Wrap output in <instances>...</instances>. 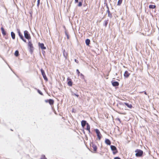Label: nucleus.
<instances>
[{
    "instance_id": "f257e3e1",
    "label": "nucleus",
    "mask_w": 159,
    "mask_h": 159,
    "mask_svg": "<svg viewBox=\"0 0 159 159\" xmlns=\"http://www.w3.org/2000/svg\"><path fill=\"white\" fill-rule=\"evenodd\" d=\"M135 152H136L135 155L137 157H141L143 153V151L139 149H137L136 150Z\"/></svg>"
},
{
    "instance_id": "f03ea898",
    "label": "nucleus",
    "mask_w": 159,
    "mask_h": 159,
    "mask_svg": "<svg viewBox=\"0 0 159 159\" xmlns=\"http://www.w3.org/2000/svg\"><path fill=\"white\" fill-rule=\"evenodd\" d=\"M28 45L29 49V51L30 53L32 54L34 49V48L33 46V44L31 43V41H29Z\"/></svg>"
},
{
    "instance_id": "7ed1b4c3",
    "label": "nucleus",
    "mask_w": 159,
    "mask_h": 159,
    "mask_svg": "<svg viewBox=\"0 0 159 159\" xmlns=\"http://www.w3.org/2000/svg\"><path fill=\"white\" fill-rule=\"evenodd\" d=\"M24 36L26 39H28L29 40L31 39L30 35L27 30H25L24 31Z\"/></svg>"
},
{
    "instance_id": "20e7f679",
    "label": "nucleus",
    "mask_w": 159,
    "mask_h": 159,
    "mask_svg": "<svg viewBox=\"0 0 159 159\" xmlns=\"http://www.w3.org/2000/svg\"><path fill=\"white\" fill-rule=\"evenodd\" d=\"M110 148L111 150L113 151V154L114 155L118 152V151L114 145H111Z\"/></svg>"
},
{
    "instance_id": "39448f33",
    "label": "nucleus",
    "mask_w": 159,
    "mask_h": 159,
    "mask_svg": "<svg viewBox=\"0 0 159 159\" xmlns=\"http://www.w3.org/2000/svg\"><path fill=\"white\" fill-rule=\"evenodd\" d=\"M95 132L97 134L98 138L99 140H100L102 138V135L99 130L98 129H95Z\"/></svg>"
},
{
    "instance_id": "423d86ee",
    "label": "nucleus",
    "mask_w": 159,
    "mask_h": 159,
    "mask_svg": "<svg viewBox=\"0 0 159 159\" xmlns=\"http://www.w3.org/2000/svg\"><path fill=\"white\" fill-rule=\"evenodd\" d=\"M41 71L42 75H43L44 80L46 81H48L47 78V77L46 76L45 74L44 70H43L42 69H41Z\"/></svg>"
},
{
    "instance_id": "0eeeda50",
    "label": "nucleus",
    "mask_w": 159,
    "mask_h": 159,
    "mask_svg": "<svg viewBox=\"0 0 159 159\" xmlns=\"http://www.w3.org/2000/svg\"><path fill=\"white\" fill-rule=\"evenodd\" d=\"M45 101L46 103L48 102L49 104L51 105L53 104L54 103V101L53 99H52L45 100Z\"/></svg>"
},
{
    "instance_id": "6e6552de",
    "label": "nucleus",
    "mask_w": 159,
    "mask_h": 159,
    "mask_svg": "<svg viewBox=\"0 0 159 159\" xmlns=\"http://www.w3.org/2000/svg\"><path fill=\"white\" fill-rule=\"evenodd\" d=\"M107 13L108 14V16L110 18H111L112 17V15L111 13H110V11H109V8L107 6Z\"/></svg>"
},
{
    "instance_id": "1a4fd4ad",
    "label": "nucleus",
    "mask_w": 159,
    "mask_h": 159,
    "mask_svg": "<svg viewBox=\"0 0 159 159\" xmlns=\"http://www.w3.org/2000/svg\"><path fill=\"white\" fill-rule=\"evenodd\" d=\"M87 123H88L85 120H82L81 122V125L83 128H84L85 125H87Z\"/></svg>"
},
{
    "instance_id": "9d476101",
    "label": "nucleus",
    "mask_w": 159,
    "mask_h": 159,
    "mask_svg": "<svg viewBox=\"0 0 159 159\" xmlns=\"http://www.w3.org/2000/svg\"><path fill=\"white\" fill-rule=\"evenodd\" d=\"M17 31L18 34V35L20 37V38L21 39L24 37L22 34L21 33L20 30L19 29H17Z\"/></svg>"
},
{
    "instance_id": "9b49d317",
    "label": "nucleus",
    "mask_w": 159,
    "mask_h": 159,
    "mask_svg": "<svg viewBox=\"0 0 159 159\" xmlns=\"http://www.w3.org/2000/svg\"><path fill=\"white\" fill-rule=\"evenodd\" d=\"M63 55L64 57L65 58V59H66L67 58V56L68 55V53L66 52L65 49H64L63 52Z\"/></svg>"
},
{
    "instance_id": "f8f14e48",
    "label": "nucleus",
    "mask_w": 159,
    "mask_h": 159,
    "mask_svg": "<svg viewBox=\"0 0 159 159\" xmlns=\"http://www.w3.org/2000/svg\"><path fill=\"white\" fill-rule=\"evenodd\" d=\"M39 46L42 49H45L46 48L44 47V44L43 43H39Z\"/></svg>"
},
{
    "instance_id": "ddd939ff",
    "label": "nucleus",
    "mask_w": 159,
    "mask_h": 159,
    "mask_svg": "<svg viewBox=\"0 0 159 159\" xmlns=\"http://www.w3.org/2000/svg\"><path fill=\"white\" fill-rule=\"evenodd\" d=\"M130 74L129 73V72L126 70L124 73V76L125 77L127 78L129 76Z\"/></svg>"
},
{
    "instance_id": "4468645a",
    "label": "nucleus",
    "mask_w": 159,
    "mask_h": 159,
    "mask_svg": "<svg viewBox=\"0 0 159 159\" xmlns=\"http://www.w3.org/2000/svg\"><path fill=\"white\" fill-rule=\"evenodd\" d=\"M112 84L113 86L114 87H116L117 86H118L119 85V83L117 81L112 82L111 81Z\"/></svg>"
},
{
    "instance_id": "2eb2a0df",
    "label": "nucleus",
    "mask_w": 159,
    "mask_h": 159,
    "mask_svg": "<svg viewBox=\"0 0 159 159\" xmlns=\"http://www.w3.org/2000/svg\"><path fill=\"white\" fill-rule=\"evenodd\" d=\"M91 147L93 148V150L94 151L96 152L97 151V146L95 144L92 143Z\"/></svg>"
},
{
    "instance_id": "dca6fc26",
    "label": "nucleus",
    "mask_w": 159,
    "mask_h": 159,
    "mask_svg": "<svg viewBox=\"0 0 159 159\" xmlns=\"http://www.w3.org/2000/svg\"><path fill=\"white\" fill-rule=\"evenodd\" d=\"M105 143L108 145H110L111 144V142L108 139H106L105 140Z\"/></svg>"
},
{
    "instance_id": "f3484780",
    "label": "nucleus",
    "mask_w": 159,
    "mask_h": 159,
    "mask_svg": "<svg viewBox=\"0 0 159 159\" xmlns=\"http://www.w3.org/2000/svg\"><path fill=\"white\" fill-rule=\"evenodd\" d=\"M1 30L2 31V34L4 36H5V35H6V32L5 31L4 29L2 27L1 28Z\"/></svg>"
},
{
    "instance_id": "a211bd4d",
    "label": "nucleus",
    "mask_w": 159,
    "mask_h": 159,
    "mask_svg": "<svg viewBox=\"0 0 159 159\" xmlns=\"http://www.w3.org/2000/svg\"><path fill=\"white\" fill-rule=\"evenodd\" d=\"M124 103L129 108H131L132 107V106L131 104H129L127 102H124Z\"/></svg>"
},
{
    "instance_id": "6ab92c4d",
    "label": "nucleus",
    "mask_w": 159,
    "mask_h": 159,
    "mask_svg": "<svg viewBox=\"0 0 159 159\" xmlns=\"http://www.w3.org/2000/svg\"><path fill=\"white\" fill-rule=\"evenodd\" d=\"M86 130H88L89 131V133H90V126L89 124L88 123L87 124V128H86Z\"/></svg>"
},
{
    "instance_id": "aec40b11",
    "label": "nucleus",
    "mask_w": 159,
    "mask_h": 159,
    "mask_svg": "<svg viewBox=\"0 0 159 159\" xmlns=\"http://www.w3.org/2000/svg\"><path fill=\"white\" fill-rule=\"evenodd\" d=\"M11 38L13 39H14L15 38V34L13 32H11Z\"/></svg>"
},
{
    "instance_id": "412c9836",
    "label": "nucleus",
    "mask_w": 159,
    "mask_h": 159,
    "mask_svg": "<svg viewBox=\"0 0 159 159\" xmlns=\"http://www.w3.org/2000/svg\"><path fill=\"white\" fill-rule=\"evenodd\" d=\"M85 43L87 46H89L90 43V40L89 39H87L85 40Z\"/></svg>"
},
{
    "instance_id": "4be33fe9",
    "label": "nucleus",
    "mask_w": 159,
    "mask_h": 159,
    "mask_svg": "<svg viewBox=\"0 0 159 159\" xmlns=\"http://www.w3.org/2000/svg\"><path fill=\"white\" fill-rule=\"evenodd\" d=\"M68 84L69 86H72V82L71 79H70V80L68 81Z\"/></svg>"
},
{
    "instance_id": "5701e85b",
    "label": "nucleus",
    "mask_w": 159,
    "mask_h": 159,
    "mask_svg": "<svg viewBox=\"0 0 159 159\" xmlns=\"http://www.w3.org/2000/svg\"><path fill=\"white\" fill-rule=\"evenodd\" d=\"M156 7V6L155 5H150L149 6V8L150 9H154Z\"/></svg>"
},
{
    "instance_id": "b1692460",
    "label": "nucleus",
    "mask_w": 159,
    "mask_h": 159,
    "mask_svg": "<svg viewBox=\"0 0 159 159\" xmlns=\"http://www.w3.org/2000/svg\"><path fill=\"white\" fill-rule=\"evenodd\" d=\"M108 20H105L104 21V25L105 26V27H106L108 23Z\"/></svg>"
},
{
    "instance_id": "393cba45",
    "label": "nucleus",
    "mask_w": 159,
    "mask_h": 159,
    "mask_svg": "<svg viewBox=\"0 0 159 159\" xmlns=\"http://www.w3.org/2000/svg\"><path fill=\"white\" fill-rule=\"evenodd\" d=\"M16 57H17L19 55V52L18 50H16L15 52L14 53Z\"/></svg>"
},
{
    "instance_id": "a878e982",
    "label": "nucleus",
    "mask_w": 159,
    "mask_h": 159,
    "mask_svg": "<svg viewBox=\"0 0 159 159\" xmlns=\"http://www.w3.org/2000/svg\"><path fill=\"white\" fill-rule=\"evenodd\" d=\"M65 34L67 37V39H69V35H68V34L67 32L66 31H65Z\"/></svg>"
},
{
    "instance_id": "bb28decb",
    "label": "nucleus",
    "mask_w": 159,
    "mask_h": 159,
    "mask_svg": "<svg viewBox=\"0 0 159 159\" xmlns=\"http://www.w3.org/2000/svg\"><path fill=\"white\" fill-rule=\"evenodd\" d=\"M122 0H119L118 2L117 5H120L121 4V3L122 2Z\"/></svg>"
},
{
    "instance_id": "cd10ccee",
    "label": "nucleus",
    "mask_w": 159,
    "mask_h": 159,
    "mask_svg": "<svg viewBox=\"0 0 159 159\" xmlns=\"http://www.w3.org/2000/svg\"><path fill=\"white\" fill-rule=\"evenodd\" d=\"M41 159H47L46 158L45 156L44 155H42L41 156Z\"/></svg>"
},
{
    "instance_id": "c85d7f7f",
    "label": "nucleus",
    "mask_w": 159,
    "mask_h": 159,
    "mask_svg": "<svg viewBox=\"0 0 159 159\" xmlns=\"http://www.w3.org/2000/svg\"><path fill=\"white\" fill-rule=\"evenodd\" d=\"M38 93L40 94V95H43V93H42V92H41L40 91V90H39V89H38Z\"/></svg>"
},
{
    "instance_id": "c756f323",
    "label": "nucleus",
    "mask_w": 159,
    "mask_h": 159,
    "mask_svg": "<svg viewBox=\"0 0 159 159\" xmlns=\"http://www.w3.org/2000/svg\"><path fill=\"white\" fill-rule=\"evenodd\" d=\"M40 0H38L37 1V6L38 7H39V5Z\"/></svg>"
},
{
    "instance_id": "7c9ffc66",
    "label": "nucleus",
    "mask_w": 159,
    "mask_h": 159,
    "mask_svg": "<svg viewBox=\"0 0 159 159\" xmlns=\"http://www.w3.org/2000/svg\"><path fill=\"white\" fill-rule=\"evenodd\" d=\"M82 2H80L78 5L79 7H81L82 6Z\"/></svg>"
},
{
    "instance_id": "2f4dec72",
    "label": "nucleus",
    "mask_w": 159,
    "mask_h": 159,
    "mask_svg": "<svg viewBox=\"0 0 159 159\" xmlns=\"http://www.w3.org/2000/svg\"><path fill=\"white\" fill-rule=\"evenodd\" d=\"M80 75L81 76V78L82 79H84V76L82 74L80 73Z\"/></svg>"
},
{
    "instance_id": "473e14b6",
    "label": "nucleus",
    "mask_w": 159,
    "mask_h": 159,
    "mask_svg": "<svg viewBox=\"0 0 159 159\" xmlns=\"http://www.w3.org/2000/svg\"><path fill=\"white\" fill-rule=\"evenodd\" d=\"M76 72L77 73V74L78 75H80V73L79 71V70L78 69L76 70Z\"/></svg>"
},
{
    "instance_id": "72a5a7b5",
    "label": "nucleus",
    "mask_w": 159,
    "mask_h": 159,
    "mask_svg": "<svg viewBox=\"0 0 159 159\" xmlns=\"http://www.w3.org/2000/svg\"><path fill=\"white\" fill-rule=\"evenodd\" d=\"M23 39H21L25 42V43H26V40L24 38V37H23Z\"/></svg>"
},
{
    "instance_id": "f704fd0d",
    "label": "nucleus",
    "mask_w": 159,
    "mask_h": 159,
    "mask_svg": "<svg viewBox=\"0 0 159 159\" xmlns=\"http://www.w3.org/2000/svg\"><path fill=\"white\" fill-rule=\"evenodd\" d=\"M73 95H75V96H76L77 97H78L79 96V95L78 94H76L75 93H74L73 94Z\"/></svg>"
},
{
    "instance_id": "c9c22d12",
    "label": "nucleus",
    "mask_w": 159,
    "mask_h": 159,
    "mask_svg": "<svg viewBox=\"0 0 159 159\" xmlns=\"http://www.w3.org/2000/svg\"><path fill=\"white\" fill-rule=\"evenodd\" d=\"M114 159H121V158L119 157H115Z\"/></svg>"
},
{
    "instance_id": "e433bc0d",
    "label": "nucleus",
    "mask_w": 159,
    "mask_h": 159,
    "mask_svg": "<svg viewBox=\"0 0 159 159\" xmlns=\"http://www.w3.org/2000/svg\"><path fill=\"white\" fill-rule=\"evenodd\" d=\"M75 61L77 63H79V61L76 60V59L75 60Z\"/></svg>"
},
{
    "instance_id": "4c0bfd02",
    "label": "nucleus",
    "mask_w": 159,
    "mask_h": 159,
    "mask_svg": "<svg viewBox=\"0 0 159 159\" xmlns=\"http://www.w3.org/2000/svg\"><path fill=\"white\" fill-rule=\"evenodd\" d=\"M79 2V0H75V3L78 2Z\"/></svg>"
},
{
    "instance_id": "58836bf2",
    "label": "nucleus",
    "mask_w": 159,
    "mask_h": 159,
    "mask_svg": "<svg viewBox=\"0 0 159 159\" xmlns=\"http://www.w3.org/2000/svg\"><path fill=\"white\" fill-rule=\"evenodd\" d=\"M144 94H146V95H147V93L146 92H145V91H144Z\"/></svg>"
},
{
    "instance_id": "ea45409f",
    "label": "nucleus",
    "mask_w": 159,
    "mask_h": 159,
    "mask_svg": "<svg viewBox=\"0 0 159 159\" xmlns=\"http://www.w3.org/2000/svg\"><path fill=\"white\" fill-rule=\"evenodd\" d=\"M119 121H120V119L118 118L117 119Z\"/></svg>"
}]
</instances>
